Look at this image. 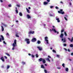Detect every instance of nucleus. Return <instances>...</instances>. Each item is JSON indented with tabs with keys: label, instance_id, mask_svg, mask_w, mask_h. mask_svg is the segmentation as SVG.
I'll return each mask as SVG.
<instances>
[{
	"label": "nucleus",
	"instance_id": "nucleus-1",
	"mask_svg": "<svg viewBox=\"0 0 73 73\" xmlns=\"http://www.w3.org/2000/svg\"><path fill=\"white\" fill-rule=\"evenodd\" d=\"M58 13H60L62 15H64V14H65V12H64V11H63V9H60V11H58Z\"/></svg>",
	"mask_w": 73,
	"mask_h": 73
},
{
	"label": "nucleus",
	"instance_id": "nucleus-2",
	"mask_svg": "<svg viewBox=\"0 0 73 73\" xmlns=\"http://www.w3.org/2000/svg\"><path fill=\"white\" fill-rule=\"evenodd\" d=\"M25 41L27 43V44H30V41H29V39L28 38H26L25 40Z\"/></svg>",
	"mask_w": 73,
	"mask_h": 73
},
{
	"label": "nucleus",
	"instance_id": "nucleus-3",
	"mask_svg": "<svg viewBox=\"0 0 73 73\" xmlns=\"http://www.w3.org/2000/svg\"><path fill=\"white\" fill-rule=\"evenodd\" d=\"M1 38L0 37V42H2V40L3 41H4V36L2 35H1Z\"/></svg>",
	"mask_w": 73,
	"mask_h": 73
},
{
	"label": "nucleus",
	"instance_id": "nucleus-4",
	"mask_svg": "<svg viewBox=\"0 0 73 73\" xmlns=\"http://www.w3.org/2000/svg\"><path fill=\"white\" fill-rule=\"evenodd\" d=\"M37 40L35 38H34L31 40V41L32 42H36V41Z\"/></svg>",
	"mask_w": 73,
	"mask_h": 73
},
{
	"label": "nucleus",
	"instance_id": "nucleus-5",
	"mask_svg": "<svg viewBox=\"0 0 73 73\" xmlns=\"http://www.w3.org/2000/svg\"><path fill=\"white\" fill-rule=\"evenodd\" d=\"M48 37H47V36H46L45 37V40L46 41V42H47V44H48V40L47 39H48Z\"/></svg>",
	"mask_w": 73,
	"mask_h": 73
},
{
	"label": "nucleus",
	"instance_id": "nucleus-6",
	"mask_svg": "<svg viewBox=\"0 0 73 73\" xmlns=\"http://www.w3.org/2000/svg\"><path fill=\"white\" fill-rule=\"evenodd\" d=\"M62 41H63L64 42H66V38H64L61 39Z\"/></svg>",
	"mask_w": 73,
	"mask_h": 73
},
{
	"label": "nucleus",
	"instance_id": "nucleus-7",
	"mask_svg": "<svg viewBox=\"0 0 73 73\" xmlns=\"http://www.w3.org/2000/svg\"><path fill=\"white\" fill-rule=\"evenodd\" d=\"M35 33V31H33V32H32V31H30L29 33V35L30 34H33V33Z\"/></svg>",
	"mask_w": 73,
	"mask_h": 73
},
{
	"label": "nucleus",
	"instance_id": "nucleus-8",
	"mask_svg": "<svg viewBox=\"0 0 73 73\" xmlns=\"http://www.w3.org/2000/svg\"><path fill=\"white\" fill-rule=\"evenodd\" d=\"M37 48H38L39 50H42V47H40V46H37Z\"/></svg>",
	"mask_w": 73,
	"mask_h": 73
},
{
	"label": "nucleus",
	"instance_id": "nucleus-9",
	"mask_svg": "<svg viewBox=\"0 0 73 73\" xmlns=\"http://www.w3.org/2000/svg\"><path fill=\"white\" fill-rule=\"evenodd\" d=\"M63 37H64V34H63V33H61L60 36V37L61 38H63Z\"/></svg>",
	"mask_w": 73,
	"mask_h": 73
},
{
	"label": "nucleus",
	"instance_id": "nucleus-10",
	"mask_svg": "<svg viewBox=\"0 0 73 73\" xmlns=\"http://www.w3.org/2000/svg\"><path fill=\"white\" fill-rule=\"evenodd\" d=\"M52 31L54 32L55 33H57V31H56V29H52Z\"/></svg>",
	"mask_w": 73,
	"mask_h": 73
},
{
	"label": "nucleus",
	"instance_id": "nucleus-11",
	"mask_svg": "<svg viewBox=\"0 0 73 73\" xmlns=\"http://www.w3.org/2000/svg\"><path fill=\"white\" fill-rule=\"evenodd\" d=\"M1 59L2 60V61H3V62H4L5 61V60H4V58H3V57H1Z\"/></svg>",
	"mask_w": 73,
	"mask_h": 73
},
{
	"label": "nucleus",
	"instance_id": "nucleus-12",
	"mask_svg": "<svg viewBox=\"0 0 73 73\" xmlns=\"http://www.w3.org/2000/svg\"><path fill=\"white\" fill-rule=\"evenodd\" d=\"M27 16L28 19H31V16H29V15H27Z\"/></svg>",
	"mask_w": 73,
	"mask_h": 73
},
{
	"label": "nucleus",
	"instance_id": "nucleus-13",
	"mask_svg": "<svg viewBox=\"0 0 73 73\" xmlns=\"http://www.w3.org/2000/svg\"><path fill=\"white\" fill-rule=\"evenodd\" d=\"M44 59L42 58H40L39 59V60L40 62L42 61H43Z\"/></svg>",
	"mask_w": 73,
	"mask_h": 73
},
{
	"label": "nucleus",
	"instance_id": "nucleus-14",
	"mask_svg": "<svg viewBox=\"0 0 73 73\" xmlns=\"http://www.w3.org/2000/svg\"><path fill=\"white\" fill-rule=\"evenodd\" d=\"M1 28H2V32H3L4 31V27H3V26H1Z\"/></svg>",
	"mask_w": 73,
	"mask_h": 73
},
{
	"label": "nucleus",
	"instance_id": "nucleus-15",
	"mask_svg": "<svg viewBox=\"0 0 73 73\" xmlns=\"http://www.w3.org/2000/svg\"><path fill=\"white\" fill-rule=\"evenodd\" d=\"M17 44H15V43H13V47H15V46H16V45H17Z\"/></svg>",
	"mask_w": 73,
	"mask_h": 73
},
{
	"label": "nucleus",
	"instance_id": "nucleus-16",
	"mask_svg": "<svg viewBox=\"0 0 73 73\" xmlns=\"http://www.w3.org/2000/svg\"><path fill=\"white\" fill-rule=\"evenodd\" d=\"M42 62L43 63V64H45V62H46V61H45V59H43V60Z\"/></svg>",
	"mask_w": 73,
	"mask_h": 73
},
{
	"label": "nucleus",
	"instance_id": "nucleus-17",
	"mask_svg": "<svg viewBox=\"0 0 73 73\" xmlns=\"http://www.w3.org/2000/svg\"><path fill=\"white\" fill-rule=\"evenodd\" d=\"M41 68H42L43 69H45V67L43 65H41Z\"/></svg>",
	"mask_w": 73,
	"mask_h": 73
},
{
	"label": "nucleus",
	"instance_id": "nucleus-18",
	"mask_svg": "<svg viewBox=\"0 0 73 73\" xmlns=\"http://www.w3.org/2000/svg\"><path fill=\"white\" fill-rule=\"evenodd\" d=\"M48 4V2H44V5H46Z\"/></svg>",
	"mask_w": 73,
	"mask_h": 73
},
{
	"label": "nucleus",
	"instance_id": "nucleus-19",
	"mask_svg": "<svg viewBox=\"0 0 73 73\" xmlns=\"http://www.w3.org/2000/svg\"><path fill=\"white\" fill-rule=\"evenodd\" d=\"M26 10L27 11V12L28 13H30V11H29V10L27 8H26Z\"/></svg>",
	"mask_w": 73,
	"mask_h": 73
},
{
	"label": "nucleus",
	"instance_id": "nucleus-20",
	"mask_svg": "<svg viewBox=\"0 0 73 73\" xmlns=\"http://www.w3.org/2000/svg\"><path fill=\"white\" fill-rule=\"evenodd\" d=\"M56 20L57 21V22H58V23H60V21L59 18L56 19Z\"/></svg>",
	"mask_w": 73,
	"mask_h": 73
},
{
	"label": "nucleus",
	"instance_id": "nucleus-21",
	"mask_svg": "<svg viewBox=\"0 0 73 73\" xmlns=\"http://www.w3.org/2000/svg\"><path fill=\"white\" fill-rule=\"evenodd\" d=\"M37 43L38 44H41V42L40 40H38Z\"/></svg>",
	"mask_w": 73,
	"mask_h": 73
},
{
	"label": "nucleus",
	"instance_id": "nucleus-22",
	"mask_svg": "<svg viewBox=\"0 0 73 73\" xmlns=\"http://www.w3.org/2000/svg\"><path fill=\"white\" fill-rule=\"evenodd\" d=\"M17 40H16L15 39L14 40V42L13 43L14 44H17Z\"/></svg>",
	"mask_w": 73,
	"mask_h": 73
},
{
	"label": "nucleus",
	"instance_id": "nucleus-23",
	"mask_svg": "<svg viewBox=\"0 0 73 73\" xmlns=\"http://www.w3.org/2000/svg\"><path fill=\"white\" fill-rule=\"evenodd\" d=\"M19 15H20V16H23V14H22V13L21 12L19 13Z\"/></svg>",
	"mask_w": 73,
	"mask_h": 73
},
{
	"label": "nucleus",
	"instance_id": "nucleus-24",
	"mask_svg": "<svg viewBox=\"0 0 73 73\" xmlns=\"http://www.w3.org/2000/svg\"><path fill=\"white\" fill-rule=\"evenodd\" d=\"M71 42H73V37H72L71 39V40H70Z\"/></svg>",
	"mask_w": 73,
	"mask_h": 73
},
{
	"label": "nucleus",
	"instance_id": "nucleus-25",
	"mask_svg": "<svg viewBox=\"0 0 73 73\" xmlns=\"http://www.w3.org/2000/svg\"><path fill=\"white\" fill-rule=\"evenodd\" d=\"M68 70H69V69H68V68H66V72H68Z\"/></svg>",
	"mask_w": 73,
	"mask_h": 73
},
{
	"label": "nucleus",
	"instance_id": "nucleus-26",
	"mask_svg": "<svg viewBox=\"0 0 73 73\" xmlns=\"http://www.w3.org/2000/svg\"><path fill=\"white\" fill-rule=\"evenodd\" d=\"M10 67V66H9V65H7V69H9V68Z\"/></svg>",
	"mask_w": 73,
	"mask_h": 73
},
{
	"label": "nucleus",
	"instance_id": "nucleus-27",
	"mask_svg": "<svg viewBox=\"0 0 73 73\" xmlns=\"http://www.w3.org/2000/svg\"><path fill=\"white\" fill-rule=\"evenodd\" d=\"M5 54H6V55H7V56H10V55L9 54H8V53H5Z\"/></svg>",
	"mask_w": 73,
	"mask_h": 73
},
{
	"label": "nucleus",
	"instance_id": "nucleus-28",
	"mask_svg": "<svg viewBox=\"0 0 73 73\" xmlns=\"http://www.w3.org/2000/svg\"><path fill=\"white\" fill-rule=\"evenodd\" d=\"M70 47H71V48H72L73 47V44H71L70 45Z\"/></svg>",
	"mask_w": 73,
	"mask_h": 73
},
{
	"label": "nucleus",
	"instance_id": "nucleus-29",
	"mask_svg": "<svg viewBox=\"0 0 73 73\" xmlns=\"http://www.w3.org/2000/svg\"><path fill=\"white\" fill-rule=\"evenodd\" d=\"M64 31H65V30H64V29H62V30L61 31V33H63V32H64Z\"/></svg>",
	"mask_w": 73,
	"mask_h": 73
},
{
	"label": "nucleus",
	"instance_id": "nucleus-30",
	"mask_svg": "<svg viewBox=\"0 0 73 73\" xmlns=\"http://www.w3.org/2000/svg\"><path fill=\"white\" fill-rule=\"evenodd\" d=\"M15 11L16 12V13L17 14L18 13H19V11H18V10H17V9L15 10Z\"/></svg>",
	"mask_w": 73,
	"mask_h": 73
},
{
	"label": "nucleus",
	"instance_id": "nucleus-31",
	"mask_svg": "<svg viewBox=\"0 0 73 73\" xmlns=\"http://www.w3.org/2000/svg\"><path fill=\"white\" fill-rule=\"evenodd\" d=\"M44 72L45 73H47V71L46 70L44 69Z\"/></svg>",
	"mask_w": 73,
	"mask_h": 73
},
{
	"label": "nucleus",
	"instance_id": "nucleus-32",
	"mask_svg": "<svg viewBox=\"0 0 73 73\" xmlns=\"http://www.w3.org/2000/svg\"><path fill=\"white\" fill-rule=\"evenodd\" d=\"M62 66L64 68L65 67V64L63 63L62 64Z\"/></svg>",
	"mask_w": 73,
	"mask_h": 73
},
{
	"label": "nucleus",
	"instance_id": "nucleus-33",
	"mask_svg": "<svg viewBox=\"0 0 73 73\" xmlns=\"http://www.w3.org/2000/svg\"><path fill=\"white\" fill-rule=\"evenodd\" d=\"M64 35H65V36H67V34H66V32H64Z\"/></svg>",
	"mask_w": 73,
	"mask_h": 73
},
{
	"label": "nucleus",
	"instance_id": "nucleus-34",
	"mask_svg": "<svg viewBox=\"0 0 73 73\" xmlns=\"http://www.w3.org/2000/svg\"><path fill=\"white\" fill-rule=\"evenodd\" d=\"M15 36L16 37H19V36L17 34H16L15 35Z\"/></svg>",
	"mask_w": 73,
	"mask_h": 73
},
{
	"label": "nucleus",
	"instance_id": "nucleus-35",
	"mask_svg": "<svg viewBox=\"0 0 73 73\" xmlns=\"http://www.w3.org/2000/svg\"><path fill=\"white\" fill-rule=\"evenodd\" d=\"M52 52H54V53H56V51L54 50H52Z\"/></svg>",
	"mask_w": 73,
	"mask_h": 73
},
{
	"label": "nucleus",
	"instance_id": "nucleus-36",
	"mask_svg": "<svg viewBox=\"0 0 73 73\" xmlns=\"http://www.w3.org/2000/svg\"><path fill=\"white\" fill-rule=\"evenodd\" d=\"M22 63L23 65H24V64H25V63L23 62H22Z\"/></svg>",
	"mask_w": 73,
	"mask_h": 73
},
{
	"label": "nucleus",
	"instance_id": "nucleus-37",
	"mask_svg": "<svg viewBox=\"0 0 73 73\" xmlns=\"http://www.w3.org/2000/svg\"><path fill=\"white\" fill-rule=\"evenodd\" d=\"M55 8L56 9H59V8L58 7H57V6H56L55 7Z\"/></svg>",
	"mask_w": 73,
	"mask_h": 73
},
{
	"label": "nucleus",
	"instance_id": "nucleus-38",
	"mask_svg": "<svg viewBox=\"0 0 73 73\" xmlns=\"http://www.w3.org/2000/svg\"><path fill=\"white\" fill-rule=\"evenodd\" d=\"M31 57L32 58H34V57H35V56L33 55H32Z\"/></svg>",
	"mask_w": 73,
	"mask_h": 73
},
{
	"label": "nucleus",
	"instance_id": "nucleus-39",
	"mask_svg": "<svg viewBox=\"0 0 73 73\" xmlns=\"http://www.w3.org/2000/svg\"><path fill=\"white\" fill-rule=\"evenodd\" d=\"M64 18L65 20H66V21H67V20H68L67 19H66V17H64Z\"/></svg>",
	"mask_w": 73,
	"mask_h": 73
},
{
	"label": "nucleus",
	"instance_id": "nucleus-40",
	"mask_svg": "<svg viewBox=\"0 0 73 73\" xmlns=\"http://www.w3.org/2000/svg\"><path fill=\"white\" fill-rule=\"evenodd\" d=\"M9 7H12V5H11L10 4L8 5Z\"/></svg>",
	"mask_w": 73,
	"mask_h": 73
},
{
	"label": "nucleus",
	"instance_id": "nucleus-41",
	"mask_svg": "<svg viewBox=\"0 0 73 73\" xmlns=\"http://www.w3.org/2000/svg\"><path fill=\"white\" fill-rule=\"evenodd\" d=\"M56 57H58V58H59V57H60V55H56Z\"/></svg>",
	"mask_w": 73,
	"mask_h": 73
},
{
	"label": "nucleus",
	"instance_id": "nucleus-42",
	"mask_svg": "<svg viewBox=\"0 0 73 73\" xmlns=\"http://www.w3.org/2000/svg\"><path fill=\"white\" fill-rule=\"evenodd\" d=\"M49 15L50 16H53V15H52V14H50Z\"/></svg>",
	"mask_w": 73,
	"mask_h": 73
},
{
	"label": "nucleus",
	"instance_id": "nucleus-43",
	"mask_svg": "<svg viewBox=\"0 0 73 73\" xmlns=\"http://www.w3.org/2000/svg\"><path fill=\"white\" fill-rule=\"evenodd\" d=\"M47 61H49V62H50V60H49V58H47Z\"/></svg>",
	"mask_w": 73,
	"mask_h": 73
},
{
	"label": "nucleus",
	"instance_id": "nucleus-44",
	"mask_svg": "<svg viewBox=\"0 0 73 73\" xmlns=\"http://www.w3.org/2000/svg\"><path fill=\"white\" fill-rule=\"evenodd\" d=\"M63 45L64 46H66L67 45L66 44H64Z\"/></svg>",
	"mask_w": 73,
	"mask_h": 73
},
{
	"label": "nucleus",
	"instance_id": "nucleus-45",
	"mask_svg": "<svg viewBox=\"0 0 73 73\" xmlns=\"http://www.w3.org/2000/svg\"><path fill=\"white\" fill-rule=\"evenodd\" d=\"M68 40H69V41H71V40H70V38H68Z\"/></svg>",
	"mask_w": 73,
	"mask_h": 73
},
{
	"label": "nucleus",
	"instance_id": "nucleus-46",
	"mask_svg": "<svg viewBox=\"0 0 73 73\" xmlns=\"http://www.w3.org/2000/svg\"><path fill=\"white\" fill-rule=\"evenodd\" d=\"M17 5V7H20V6L19 5Z\"/></svg>",
	"mask_w": 73,
	"mask_h": 73
},
{
	"label": "nucleus",
	"instance_id": "nucleus-47",
	"mask_svg": "<svg viewBox=\"0 0 73 73\" xmlns=\"http://www.w3.org/2000/svg\"><path fill=\"white\" fill-rule=\"evenodd\" d=\"M36 57H38V54H36Z\"/></svg>",
	"mask_w": 73,
	"mask_h": 73
},
{
	"label": "nucleus",
	"instance_id": "nucleus-48",
	"mask_svg": "<svg viewBox=\"0 0 73 73\" xmlns=\"http://www.w3.org/2000/svg\"><path fill=\"white\" fill-rule=\"evenodd\" d=\"M15 50V47H13L12 48V50Z\"/></svg>",
	"mask_w": 73,
	"mask_h": 73
},
{
	"label": "nucleus",
	"instance_id": "nucleus-49",
	"mask_svg": "<svg viewBox=\"0 0 73 73\" xmlns=\"http://www.w3.org/2000/svg\"><path fill=\"white\" fill-rule=\"evenodd\" d=\"M3 44H7L5 42V41H3Z\"/></svg>",
	"mask_w": 73,
	"mask_h": 73
},
{
	"label": "nucleus",
	"instance_id": "nucleus-50",
	"mask_svg": "<svg viewBox=\"0 0 73 73\" xmlns=\"http://www.w3.org/2000/svg\"><path fill=\"white\" fill-rule=\"evenodd\" d=\"M3 25H4V26H5V27H7V25H6L5 24H4Z\"/></svg>",
	"mask_w": 73,
	"mask_h": 73
},
{
	"label": "nucleus",
	"instance_id": "nucleus-51",
	"mask_svg": "<svg viewBox=\"0 0 73 73\" xmlns=\"http://www.w3.org/2000/svg\"><path fill=\"white\" fill-rule=\"evenodd\" d=\"M67 50L68 52H70V50L69 49H68Z\"/></svg>",
	"mask_w": 73,
	"mask_h": 73
},
{
	"label": "nucleus",
	"instance_id": "nucleus-52",
	"mask_svg": "<svg viewBox=\"0 0 73 73\" xmlns=\"http://www.w3.org/2000/svg\"><path fill=\"white\" fill-rule=\"evenodd\" d=\"M57 69H61L60 67H57Z\"/></svg>",
	"mask_w": 73,
	"mask_h": 73
},
{
	"label": "nucleus",
	"instance_id": "nucleus-53",
	"mask_svg": "<svg viewBox=\"0 0 73 73\" xmlns=\"http://www.w3.org/2000/svg\"><path fill=\"white\" fill-rule=\"evenodd\" d=\"M48 58H51V56H48Z\"/></svg>",
	"mask_w": 73,
	"mask_h": 73
},
{
	"label": "nucleus",
	"instance_id": "nucleus-54",
	"mask_svg": "<svg viewBox=\"0 0 73 73\" xmlns=\"http://www.w3.org/2000/svg\"><path fill=\"white\" fill-rule=\"evenodd\" d=\"M4 57L6 58V59H7V57L6 56H5Z\"/></svg>",
	"mask_w": 73,
	"mask_h": 73
},
{
	"label": "nucleus",
	"instance_id": "nucleus-55",
	"mask_svg": "<svg viewBox=\"0 0 73 73\" xmlns=\"http://www.w3.org/2000/svg\"><path fill=\"white\" fill-rule=\"evenodd\" d=\"M0 1L1 3H3V0H0Z\"/></svg>",
	"mask_w": 73,
	"mask_h": 73
},
{
	"label": "nucleus",
	"instance_id": "nucleus-56",
	"mask_svg": "<svg viewBox=\"0 0 73 73\" xmlns=\"http://www.w3.org/2000/svg\"><path fill=\"white\" fill-rule=\"evenodd\" d=\"M50 8H53V6H51L50 7Z\"/></svg>",
	"mask_w": 73,
	"mask_h": 73
},
{
	"label": "nucleus",
	"instance_id": "nucleus-57",
	"mask_svg": "<svg viewBox=\"0 0 73 73\" xmlns=\"http://www.w3.org/2000/svg\"><path fill=\"white\" fill-rule=\"evenodd\" d=\"M64 50H65L66 51H67V49H66V48H64Z\"/></svg>",
	"mask_w": 73,
	"mask_h": 73
},
{
	"label": "nucleus",
	"instance_id": "nucleus-58",
	"mask_svg": "<svg viewBox=\"0 0 73 73\" xmlns=\"http://www.w3.org/2000/svg\"><path fill=\"white\" fill-rule=\"evenodd\" d=\"M48 2H50V0H46Z\"/></svg>",
	"mask_w": 73,
	"mask_h": 73
},
{
	"label": "nucleus",
	"instance_id": "nucleus-59",
	"mask_svg": "<svg viewBox=\"0 0 73 73\" xmlns=\"http://www.w3.org/2000/svg\"><path fill=\"white\" fill-rule=\"evenodd\" d=\"M60 3H61V4H63V2H62V1H60Z\"/></svg>",
	"mask_w": 73,
	"mask_h": 73
},
{
	"label": "nucleus",
	"instance_id": "nucleus-60",
	"mask_svg": "<svg viewBox=\"0 0 73 73\" xmlns=\"http://www.w3.org/2000/svg\"><path fill=\"white\" fill-rule=\"evenodd\" d=\"M71 56H73V53H72L71 54Z\"/></svg>",
	"mask_w": 73,
	"mask_h": 73
},
{
	"label": "nucleus",
	"instance_id": "nucleus-61",
	"mask_svg": "<svg viewBox=\"0 0 73 73\" xmlns=\"http://www.w3.org/2000/svg\"><path fill=\"white\" fill-rule=\"evenodd\" d=\"M6 35H7L8 36H9V33H7L6 34Z\"/></svg>",
	"mask_w": 73,
	"mask_h": 73
},
{
	"label": "nucleus",
	"instance_id": "nucleus-62",
	"mask_svg": "<svg viewBox=\"0 0 73 73\" xmlns=\"http://www.w3.org/2000/svg\"><path fill=\"white\" fill-rule=\"evenodd\" d=\"M29 56H31V54H30V53H29Z\"/></svg>",
	"mask_w": 73,
	"mask_h": 73
},
{
	"label": "nucleus",
	"instance_id": "nucleus-63",
	"mask_svg": "<svg viewBox=\"0 0 73 73\" xmlns=\"http://www.w3.org/2000/svg\"><path fill=\"white\" fill-rule=\"evenodd\" d=\"M70 5H72V3H70Z\"/></svg>",
	"mask_w": 73,
	"mask_h": 73
},
{
	"label": "nucleus",
	"instance_id": "nucleus-64",
	"mask_svg": "<svg viewBox=\"0 0 73 73\" xmlns=\"http://www.w3.org/2000/svg\"><path fill=\"white\" fill-rule=\"evenodd\" d=\"M52 27H53V28H54L55 27H54V26H52Z\"/></svg>",
	"mask_w": 73,
	"mask_h": 73
}]
</instances>
